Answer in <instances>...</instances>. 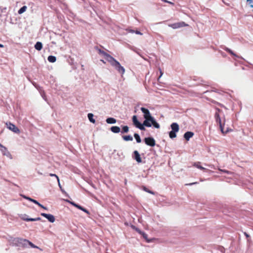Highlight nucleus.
I'll list each match as a JSON object with an SVG mask.
<instances>
[{
	"label": "nucleus",
	"instance_id": "1",
	"mask_svg": "<svg viewBox=\"0 0 253 253\" xmlns=\"http://www.w3.org/2000/svg\"><path fill=\"white\" fill-rule=\"evenodd\" d=\"M141 111L144 114L143 117L145 120L143 122V125L147 127H151L152 125L157 128H160V125L155 121L154 118L151 116V114L148 109L141 107L140 108Z\"/></svg>",
	"mask_w": 253,
	"mask_h": 253
},
{
	"label": "nucleus",
	"instance_id": "2",
	"mask_svg": "<svg viewBox=\"0 0 253 253\" xmlns=\"http://www.w3.org/2000/svg\"><path fill=\"white\" fill-rule=\"evenodd\" d=\"M13 243L16 246L18 247H27L30 246L32 247V242L26 239L19 238H15L13 241Z\"/></svg>",
	"mask_w": 253,
	"mask_h": 253
},
{
	"label": "nucleus",
	"instance_id": "3",
	"mask_svg": "<svg viewBox=\"0 0 253 253\" xmlns=\"http://www.w3.org/2000/svg\"><path fill=\"white\" fill-rule=\"evenodd\" d=\"M221 111L219 109H216V112L215 113L214 117L216 121V122L219 125V127L221 132L223 134H226L228 132V130H227L226 131L224 130V122L222 123L221 118L219 116V113Z\"/></svg>",
	"mask_w": 253,
	"mask_h": 253
},
{
	"label": "nucleus",
	"instance_id": "4",
	"mask_svg": "<svg viewBox=\"0 0 253 253\" xmlns=\"http://www.w3.org/2000/svg\"><path fill=\"white\" fill-rule=\"evenodd\" d=\"M132 122L133 125L137 128H139L140 130H144L145 129V127L143 124H141L137 120L136 116H133L132 117Z\"/></svg>",
	"mask_w": 253,
	"mask_h": 253
},
{
	"label": "nucleus",
	"instance_id": "5",
	"mask_svg": "<svg viewBox=\"0 0 253 253\" xmlns=\"http://www.w3.org/2000/svg\"><path fill=\"white\" fill-rule=\"evenodd\" d=\"M112 66L115 67L118 72L121 73L122 75H123L125 73V68L121 65L120 63L118 61L115 62V63L113 64Z\"/></svg>",
	"mask_w": 253,
	"mask_h": 253
},
{
	"label": "nucleus",
	"instance_id": "6",
	"mask_svg": "<svg viewBox=\"0 0 253 253\" xmlns=\"http://www.w3.org/2000/svg\"><path fill=\"white\" fill-rule=\"evenodd\" d=\"M188 24L184 22H180L169 25V26L173 29H177L183 27L187 26Z\"/></svg>",
	"mask_w": 253,
	"mask_h": 253
},
{
	"label": "nucleus",
	"instance_id": "7",
	"mask_svg": "<svg viewBox=\"0 0 253 253\" xmlns=\"http://www.w3.org/2000/svg\"><path fill=\"white\" fill-rule=\"evenodd\" d=\"M144 142L147 145L154 147L156 145L155 139L153 137H147L144 139Z\"/></svg>",
	"mask_w": 253,
	"mask_h": 253
},
{
	"label": "nucleus",
	"instance_id": "8",
	"mask_svg": "<svg viewBox=\"0 0 253 253\" xmlns=\"http://www.w3.org/2000/svg\"><path fill=\"white\" fill-rule=\"evenodd\" d=\"M6 125H7V128L13 132L17 133L20 132L19 128L15 125L11 123H9L8 124L6 123Z\"/></svg>",
	"mask_w": 253,
	"mask_h": 253
},
{
	"label": "nucleus",
	"instance_id": "9",
	"mask_svg": "<svg viewBox=\"0 0 253 253\" xmlns=\"http://www.w3.org/2000/svg\"><path fill=\"white\" fill-rule=\"evenodd\" d=\"M104 57L112 66L117 61L114 57L108 53Z\"/></svg>",
	"mask_w": 253,
	"mask_h": 253
},
{
	"label": "nucleus",
	"instance_id": "10",
	"mask_svg": "<svg viewBox=\"0 0 253 253\" xmlns=\"http://www.w3.org/2000/svg\"><path fill=\"white\" fill-rule=\"evenodd\" d=\"M41 215L43 216V217H45L48 219L49 221L50 222H54L55 221V217L54 216L50 214H47L45 213H42Z\"/></svg>",
	"mask_w": 253,
	"mask_h": 253
},
{
	"label": "nucleus",
	"instance_id": "11",
	"mask_svg": "<svg viewBox=\"0 0 253 253\" xmlns=\"http://www.w3.org/2000/svg\"><path fill=\"white\" fill-rule=\"evenodd\" d=\"M133 158L136 161L137 163H140L142 162V160L140 157V154H139L138 152L136 150L133 152Z\"/></svg>",
	"mask_w": 253,
	"mask_h": 253
},
{
	"label": "nucleus",
	"instance_id": "12",
	"mask_svg": "<svg viewBox=\"0 0 253 253\" xmlns=\"http://www.w3.org/2000/svg\"><path fill=\"white\" fill-rule=\"evenodd\" d=\"M222 48L225 50L226 51V52H228L229 54H230L231 55L234 56H235L236 57H238L239 58H242V57L237 55V54H236L235 53H234L232 50H231L230 49H229V48L226 47V46H224L223 47H222Z\"/></svg>",
	"mask_w": 253,
	"mask_h": 253
},
{
	"label": "nucleus",
	"instance_id": "13",
	"mask_svg": "<svg viewBox=\"0 0 253 253\" xmlns=\"http://www.w3.org/2000/svg\"><path fill=\"white\" fill-rule=\"evenodd\" d=\"M170 126L172 129L171 131H175L176 132H177L179 131V125L176 123H172Z\"/></svg>",
	"mask_w": 253,
	"mask_h": 253
},
{
	"label": "nucleus",
	"instance_id": "14",
	"mask_svg": "<svg viewBox=\"0 0 253 253\" xmlns=\"http://www.w3.org/2000/svg\"><path fill=\"white\" fill-rule=\"evenodd\" d=\"M194 135V133L191 131H187L184 134V137L186 140H189Z\"/></svg>",
	"mask_w": 253,
	"mask_h": 253
},
{
	"label": "nucleus",
	"instance_id": "15",
	"mask_svg": "<svg viewBox=\"0 0 253 253\" xmlns=\"http://www.w3.org/2000/svg\"><path fill=\"white\" fill-rule=\"evenodd\" d=\"M20 217L23 220L26 221H32V217H29V216L26 214H21Z\"/></svg>",
	"mask_w": 253,
	"mask_h": 253
},
{
	"label": "nucleus",
	"instance_id": "16",
	"mask_svg": "<svg viewBox=\"0 0 253 253\" xmlns=\"http://www.w3.org/2000/svg\"><path fill=\"white\" fill-rule=\"evenodd\" d=\"M110 130L114 133H119L121 130L120 128L118 126H112Z\"/></svg>",
	"mask_w": 253,
	"mask_h": 253
},
{
	"label": "nucleus",
	"instance_id": "17",
	"mask_svg": "<svg viewBox=\"0 0 253 253\" xmlns=\"http://www.w3.org/2000/svg\"><path fill=\"white\" fill-rule=\"evenodd\" d=\"M201 163L200 162L194 163L193 166L201 170H206V169L200 165Z\"/></svg>",
	"mask_w": 253,
	"mask_h": 253
},
{
	"label": "nucleus",
	"instance_id": "18",
	"mask_svg": "<svg viewBox=\"0 0 253 253\" xmlns=\"http://www.w3.org/2000/svg\"><path fill=\"white\" fill-rule=\"evenodd\" d=\"M35 48L38 51L41 50L42 48V44L41 42H38L35 45Z\"/></svg>",
	"mask_w": 253,
	"mask_h": 253
},
{
	"label": "nucleus",
	"instance_id": "19",
	"mask_svg": "<svg viewBox=\"0 0 253 253\" xmlns=\"http://www.w3.org/2000/svg\"><path fill=\"white\" fill-rule=\"evenodd\" d=\"M106 121L108 124H115L116 123V120L113 118H108Z\"/></svg>",
	"mask_w": 253,
	"mask_h": 253
},
{
	"label": "nucleus",
	"instance_id": "20",
	"mask_svg": "<svg viewBox=\"0 0 253 253\" xmlns=\"http://www.w3.org/2000/svg\"><path fill=\"white\" fill-rule=\"evenodd\" d=\"M47 60L49 62L54 63L56 61V58L54 56L50 55L48 57Z\"/></svg>",
	"mask_w": 253,
	"mask_h": 253
},
{
	"label": "nucleus",
	"instance_id": "21",
	"mask_svg": "<svg viewBox=\"0 0 253 253\" xmlns=\"http://www.w3.org/2000/svg\"><path fill=\"white\" fill-rule=\"evenodd\" d=\"M89 121L92 123H95V121L93 119V115L92 113H89L87 115Z\"/></svg>",
	"mask_w": 253,
	"mask_h": 253
},
{
	"label": "nucleus",
	"instance_id": "22",
	"mask_svg": "<svg viewBox=\"0 0 253 253\" xmlns=\"http://www.w3.org/2000/svg\"><path fill=\"white\" fill-rule=\"evenodd\" d=\"M123 138L125 141H132L133 140L132 137L129 135L123 136Z\"/></svg>",
	"mask_w": 253,
	"mask_h": 253
},
{
	"label": "nucleus",
	"instance_id": "23",
	"mask_svg": "<svg viewBox=\"0 0 253 253\" xmlns=\"http://www.w3.org/2000/svg\"><path fill=\"white\" fill-rule=\"evenodd\" d=\"M27 9V6L24 5L21 7L18 11V14H21L24 13Z\"/></svg>",
	"mask_w": 253,
	"mask_h": 253
},
{
	"label": "nucleus",
	"instance_id": "24",
	"mask_svg": "<svg viewBox=\"0 0 253 253\" xmlns=\"http://www.w3.org/2000/svg\"><path fill=\"white\" fill-rule=\"evenodd\" d=\"M134 137L135 138V139H136V142L137 143H140L141 142V139L139 135L137 133H134Z\"/></svg>",
	"mask_w": 253,
	"mask_h": 253
},
{
	"label": "nucleus",
	"instance_id": "25",
	"mask_svg": "<svg viewBox=\"0 0 253 253\" xmlns=\"http://www.w3.org/2000/svg\"><path fill=\"white\" fill-rule=\"evenodd\" d=\"M176 132L170 131L169 133V136L170 138H174L176 137Z\"/></svg>",
	"mask_w": 253,
	"mask_h": 253
},
{
	"label": "nucleus",
	"instance_id": "26",
	"mask_svg": "<svg viewBox=\"0 0 253 253\" xmlns=\"http://www.w3.org/2000/svg\"><path fill=\"white\" fill-rule=\"evenodd\" d=\"M96 50H97L99 54L103 55L104 57L106 55L107 53L105 52L103 50H102L101 49L98 48V47L96 48Z\"/></svg>",
	"mask_w": 253,
	"mask_h": 253
},
{
	"label": "nucleus",
	"instance_id": "27",
	"mask_svg": "<svg viewBox=\"0 0 253 253\" xmlns=\"http://www.w3.org/2000/svg\"><path fill=\"white\" fill-rule=\"evenodd\" d=\"M33 203L36 204H37L39 206H40V207L44 209H45L46 210V208L45 207H44L43 206H42V205H41L40 203H39L37 201L35 200H34L33 199Z\"/></svg>",
	"mask_w": 253,
	"mask_h": 253
},
{
	"label": "nucleus",
	"instance_id": "28",
	"mask_svg": "<svg viewBox=\"0 0 253 253\" xmlns=\"http://www.w3.org/2000/svg\"><path fill=\"white\" fill-rule=\"evenodd\" d=\"M49 176L55 177L56 178L57 180V181H58V185L60 187V183L59 178L58 176L56 174H53V173H50L49 174Z\"/></svg>",
	"mask_w": 253,
	"mask_h": 253
},
{
	"label": "nucleus",
	"instance_id": "29",
	"mask_svg": "<svg viewBox=\"0 0 253 253\" xmlns=\"http://www.w3.org/2000/svg\"><path fill=\"white\" fill-rule=\"evenodd\" d=\"M77 208L85 212V213H89V211L86 209H84V208H83V207H82L80 205H79V206L77 207Z\"/></svg>",
	"mask_w": 253,
	"mask_h": 253
},
{
	"label": "nucleus",
	"instance_id": "30",
	"mask_svg": "<svg viewBox=\"0 0 253 253\" xmlns=\"http://www.w3.org/2000/svg\"><path fill=\"white\" fill-rule=\"evenodd\" d=\"M128 131V127L126 126H124L122 128V132L126 133Z\"/></svg>",
	"mask_w": 253,
	"mask_h": 253
},
{
	"label": "nucleus",
	"instance_id": "31",
	"mask_svg": "<svg viewBox=\"0 0 253 253\" xmlns=\"http://www.w3.org/2000/svg\"><path fill=\"white\" fill-rule=\"evenodd\" d=\"M143 189L145 191H146V192H148V193H150V194H153V195H154V194H155L154 192H153V191H151V190H148V189L146 187H143Z\"/></svg>",
	"mask_w": 253,
	"mask_h": 253
},
{
	"label": "nucleus",
	"instance_id": "32",
	"mask_svg": "<svg viewBox=\"0 0 253 253\" xmlns=\"http://www.w3.org/2000/svg\"><path fill=\"white\" fill-rule=\"evenodd\" d=\"M1 152H2L3 154L4 155H7L8 154H9L8 151H7V149H6V150H5L3 148L1 149Z\"/></svg>",
	"mask_w": 253,
	"mask_h": 253
},
{
	"label": "nucleus",
	"instance_id": "33",
	"mask_svg": "<svg viewBox=\"0 0 253 253\" xmlns=\"http://www.w3.org/2000/svg\"><path fill=\"white\" fill-rule=\"evenodd\" d=\"M141 235H142L143 237L148 242H149V241L147 239V235L144 232H143Z\"/></svg>",
	"mask_w": 253,
	"mask_h": 253
},
{
	"label": "nucleus",
	"instance_id": "34",
	"mask_svg": "<svg viewBox=\"0 0 253 253\" xmlns=\"http://www.w3.org/2000/svg\"><path fill=\"white\" fill-rule=\"evenodd\" d=\"M21 196H22L23 198H24L25 199H28V200H29L30 201H31L32 202V198L31 197H27V196H26L25 195H21Z\"/></svg>",
	"mask_w": 253,
	"mask_h": 253
},
{
	"label": "nucleus",
	"instance_id": "35",
	"mask_svg": "<svg viewBox=\"0 0 253 253\" xmlns=\"http://www.w3.org/2000/svg\"><path fill=\"white\" fill-rule=\"evenodd\" d=\"M218 170L222 171V172H225V173H230L231 172L228 171V170H225V169H218Z\"/></svg>",
	"mask_w": 253,
	"mask_h": 253
},
{
	"label": "nucleus",
	"instance_id": "36",
	"mask_svg": "<svg viewBox=\"0 0 253 253\" xmlns=\"http://www.w3.org/2000/svg\"><path fill=\"white\" fill-rule=\"evenodd\" d=\"M133 228L135 229V230L139 233L140 234H141L143 232H142L140 229L137 228H135V226H133Z\"/></svg>",
	"mask_w": 253,
	"mask_h": 253
},
{
	"label": "nucleus",
	"instance_id": "37",
	"mask_svg": "<svg viewBox=\"0 0 253 253\" xmlns=\"http://www.w3.org/2000/svg\"><path fill=\"white\" fill-rule=\"evenodd\" d=\"M135 33L137 35H142V33L139 31H135Z\"/></svg>",
	"mask_w": 253,
	"mask_h": 253
},
{
	"label": "nucleus",
	"instance_id": "38",
	"mask_svg": "<svg viewBox=\"0 0 253 253\" xmlns=\"http://www.w3.org/2000/svg\"><path fill=\"white\" fill-rule=\"evenodd\" d=\"M159 71H160V76L159 77V78L158 79V81L159 80L160 78L161 77V76H162V75L163 74L160 68H159Z\"/></svg>",
	"mask_w": 253,
	"mask_h": 253
},
{
	"label": "nucleus",
	"instance_id": "39",
	"mask_svg": "<svg viewBox=\"0 0 253 253\" xmlns=\"http://www.w3.org/2000/svg\"><path fill=\"white\" fill-rule=\"evenodd\" d=\"M0 148H3L5 150H6V148L4 146H3L0 143Z\"/></svg>",
	"mask_w": 253,
	"mask_h": 253
},
{
	"label": "nucleus",
	"instance_id": "40",
	"mask_svg": "<svg viewBox=\"0 0 253 253\" xmlns=\"http://www.w3.org/2000/svg\"><path fill=\"white\" fill-rule=\"evenodd\" d=\"M128 31L129 33H135V31H134V30H131V29L128 30Z\"/></svg>",
	"mask_w": 253,
	"mask_h": 253
},
{
	"label": "nucleus",
	"instance_id": "41",
	"mask_svg": "<svg viewBox=\"0 0 253 253\" xmlns=\"http://www.w3.org/2000/svg\"><path fill=\"white\" fill-rule=\"evenodd\" d=\"M71 204H72L74 206H75V207H76L77 208V207H78V206H79V205H77V204H75V203H72Z\"/></svg>",
	"mask_w": 253,
	"mask_h": 253
},
{
	"label": "nucleus",
	"instance_id": "42",
	"mask_svg": "<svg viewBox=\"0 0 253 253\" xmlns=\"http://www.w3.org/2000/svg\"><path fill=\"white\" fill-rule=\"evenodd\" d=\"M26 76H27V79L29 80V81L30 82H32V80H31V79L30 77V76H29L28 75H27Z\"/></svg>",
	"mask_w": 253,
	"mask_h": 253
},
{
	"label": "nucleus",
	"instance_id": "43",
	"mask_svg": "<svg viewBox=\"0 0 253 253\" xmlns=\"http://www.w3.org/2000/svg\"><path fill=\"white\" fill-rule=\"evenodd\" d=\"M252 0H247V1L248 2L251 3V1H252ZM251 6L252 7H253V4H251Z\"/></svg>",
	"mask_w": 253,
	"mask_h": 253
},
{
	"label": "nucleus",
	"instance_id": "44",
	"mask_svg": "<svg viewBox=\"0 0 253 253\" xmlns=\"http://www.w3.org/2000/svg\"><path fill=\"white\" fill-rule=\"evenodd\" d=\"M196 183H197V182H193V183H189V184H186V185H191L195 184H196Z\"/></svg>",
	"mask_w": 253,
	"mask_h": 253
},
{
	"label": "nucleus",
	"instance_id": "45",
	"mask_svg": "<svg viewBox=\"0 0 253 253\" xmlns=\"http://www.w3.org/2000/svg\"><path fill=\"white\" fill-rule=\"evenodd\" d=\"M40 219V218H33L32 220L33 221H36V220H39Z\"/></svg>",
	"mask_w": 253,
	"mask_h": 253
},
{
	"label": "nucleus",
	"instance_id": "46",
	"mask_svg": "<svg viewBox=\"0 0 253 253\" xmlns=\"http://www.w3.org/2000/svg\"><path fill=\"white\" fill-rule=\"evenodd\" d=\"M162 0V1H165V2H168V3H171V2H169V1H167V0ZM172 4H173V3H172Z\"/></svg>",
	"mask_w": 253,
	"mask_h": 253
},
{
	"label": "nucleus",
	"instance_id": "47",
	"mask_svg": "<svg viewBox=\"0 0 253 253\" xmlns=\"http://www.w3.org/2000/svg\"><path fill=\"white\" fill-rule=\"evenodd\" d=\"M33 248H38V247L33 244Z\"/></svg>",
	"mask_w": 253,
	"mask_h": 253
},
{
	"label": "nucleus",
	"instance_id": "48",
	"mask_svg": "<svg viewBox=\"0 0 253 253\" xmlns=\"http://www.w3.org/2000/svg\"><path fill=\"white\" fill-rule=\"evenodd\" d=\"M3 46H3V44H2L0 43V47H3Z\"/></svg>",
	"mask_w": 253,
	"mask_h": 253
},
{
	"label": "nucleus",
	"instance_id": "49",
	"mask_svg": "<svg viewBox=\"0 0 253 253\" xmlns=\"http://www.w3.org/2000/svg\"><path fill=\"white\" fill-rule=\"evenodd\" d=\"M100 61L103 62V63H105V62L103 60H100Z\"/></svg>",
	"mask_w": 253,
	"mask_h": 253
},
{
	"label": "nucleus",
	"instance_id": "50",
	"mask_svg": "<svg viewBox=\"0 0 253 253\" xmlns=\"http://www.w3.org/2000/svg\"><path fill=\"white\" fill-rule=\"evenodd\" d=\"M245 235L247 236V237H248L249 235L246 233H245Z\"/></svg>",
	"mask_w": 253,
	"mask_h": 253
}]
</instances>
